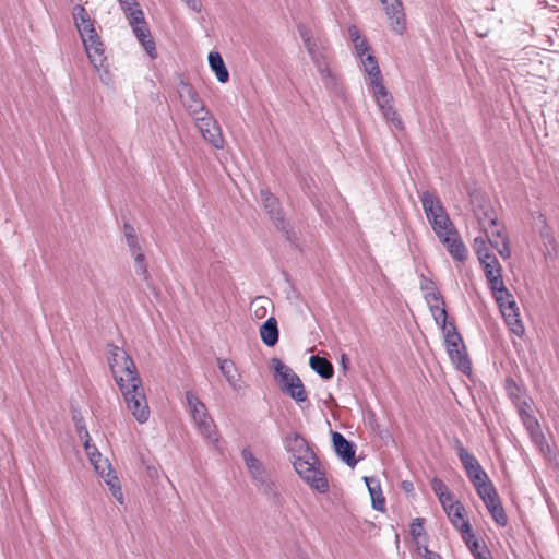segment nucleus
Wrapping results in <instances>:
<instances>
[{"label": "nucleus", "instance_id": "obj_1", "mask_svg": "<svg viewBox=\"0 0 559 559\" xmlns=\"http://www.w3.org/2000/svg\"><path fill=\"white\" fill-rule=\"evenodd\" d=\"M298 33L325 88L338 92L337 75L330 68L331 47L328 39L321 36L313 37L310 28L302 24L298 25Z\"/></svg>", "mask_w": 559, "mask_h": 559}, {"label": "nucleus", "instance_id": "obj_2", "mask_svg": "<svg viewBox=\"0 0 559 559\" xmlns=\"http://www.w3.org/2000/svg\"><path fill=\"white\" fill-rule=\"evenodd\" d=\"M364 71L368 75L369 85L377 105L385 120L396 129H403V121L392 105V96L383 84V78L377 59L372 55L360 57Z\"/></svg>", "mask_w": 559, "mask_h": 559}, {"label": "nucleus", "instance_id": "obj_3", "mask_svg": "<svg viewBox=\"0 0 559 559\" xmlns=\"http://www.w3.org/2000/svg\"><path fill=\"white\" fill-rule=\"evenodd\" d=\"M118 386L121 391L126 405L133 417L140 424L146 423L150 418L151 412L141 378L133 377L124 380L119 378Z\"/></svg>", "mask_w": 559, "mask_h": 559}, {"label": "nucleus", "instance_id": "obj_4", "mask_svg": "<svg viewBox=\"0 0 559 559\" xmlns=\"http://www.w3.org/2000/svg\"><path fill=\"white\" fill-rule=\"evenodd\" d=\"M186 400L200 433L218 449L219 436L205 404L192 391L186 392Z\"/></svg>", "mask_w": 559, "mask_h": 559}, {"label": "nucleus", "instance_id": "obj_5", "mask_svg": "<svg viewBox=\"0 0 559 559\" xmlns=\"http://www.w3.org/2000/svg\"><path fill=\"white\" fill-rule=\"evenodd\" d=\"M444 334L447 352L453 365L457 370L467 373L471 371V361L467 357L466 347L461 334L457 332L455 323L450 321L445 328H441Z\"/></svg>", "mask_w": 559, "mask_h": 559}, {"label": "nucleus", "instance_id": "obj_6", "mask_svg": "<svg viewBox=\"0 0 559 559\" xmlns=\"http://www.w3.org/2000/svg\"><path fill=\"white\" fill-rule=\"evenodd\" d=\"M293 466L300 478L309 485V487L320 493L329 491V481L324 471L321 468L320 461L314 454L313 460L297 459L293 461Z\"/></svg>", "mask_w": 559, "mask_h": 559}, {"label": "nucleus", "instance_id": "obj_7", "mask_svg": "<svg viewBox=\"0 0 559 559\" xmlns=\"http://www.w3.org/2000/svg\"><path fill=\"white\" fill-rule=\"evenodd\" d=\"M108 364L116 383L118 379H131L133 377H140L136 370L135 364L129 354L116 345H108Z\"/></svg>", "mask_w": 559, "mask_h": 559}, {"label": "nucleus", "instance_id": "obj_8", "mask_svg": "<svg viewBox=\"0 0 559 559\" xmlns=\"http://www.w3.org/2000/svg\"><path fill=\"white\" fill-rule=\"evenodd\" d=\"M260 195L264 210L273 221L275 227L283 231L288 240H292L289 223L285 218L278 198H276L269 189H261Z\"/></svg>", "mask_w": 559, "mask_h": 559}, {"label": "nucleus", "instance_id": "obj_9", "mask_svg": "<svg viewBox=\"0 0 559 559\" xmlns=\"http://www.w3.org/2000/svg\"><path fill=\"white\" fill-rule=\"evenodd\" d=\"M126 16L144 50L152 59H155L157 57L156 47L146 25L143 11L140 8H135V11L130 12Z\"/></svg>", "mask_w": 559, "mask_h": 559}, {"label": "nucleus", "instance_id": "obj_10", "mask_svg": "<svg viewBox=\"0 0 559 559\" xmlns=\"http://www.w3.org/2000/svg\"><path fill=\"white\" fill-rule=\"evenodd\" d=\"M192 118L194 119L195 126L202 136L207 142H210L215 148H222L224 146L221 127L207 109L202 111V114H199L198 117Z\"/></svg>", "mask_w": 559, "mask_h": 559}, {"label": "nucleus", "instance_id": "obj_11", "mask_svg": "<svg viewBox=\"0 0 559 559\" xmlns=\"http://www.w3.org/2000/svg\"><path fill=\"white\" fill-rule=\"evenodd\" d=\"M456 454L465 469V473L469 481L475 485L484 479H487L488 475L478 462V460L469 453L460 439H455Z\"/></svg>", "mask_w": 559, "mask_h": 559}, {"label": "nucleus", "instance_id": "obj_12", "mask_svg": "<svg viewBox=\"0 0 559 559\" xmlns=\"http://www.w3.org/2000/svg\"><path fill=\"white\" fill-rule=\"evenodd\" d=\"M177 93L182 106L191 117H198L199 114L206 110L198 91L185 80L179 81L177 85Z\"/></svg>", "mask_w": 559, "mask_h": 559}, {"label": "nucleus", "instance_id": "obj_13", "mask_svg": "<svg viewBox=\"0 0 559 559\" xmlns=\"http://www.w3.org/2000/svg\"><path fill=\"white\" fill-rule=\"evenodd\" d=\"M285 450L290 453L292 460L296 461L297 459L301 460H313L314 452L310 448L308 441L299 433L294 432L286 436L284 440Z\"/></svg>", "mask_w": 559, "mask_h": 559}, {"label": "nucleus", "instance_id": "obj_14", "mask_svg": "<svg viewBox=\"0 0 559 559\" xmlns=\"http://www.w3.org/2000/svg\"><path fill=\"white\" fill-rule=\"evenodd\" d=\"M390 20L391 28L396 34L405 31V13L401 0H380Z\"/></svg>", "mask_w": 559, "mask_h": 559}, {"label": "nucleus", "instance_id": "obj_15", "mask_svg": "<svg viewBox=\"0 0 559 559\" xmlns=\"http://www.w3.org/2000/svg\"><path fill=\"white\" fill-rule=\"evenodd\" d=\"M332 440L334 450L342 461H344L349 467L356 466L357 460L355 457V444L337 431L332 433Z\"/></svg>", "mask_w": 559, "mask_h": 559}, {"label": "nucleus", "instance_id": "obj_16", "mask_svg": "<svg viewBox=\"0 0 559 559\" xmlns=\"http://www.w3.org/2000/svg\"><path fill=\"white\" fill-rule=\"evenodd\" d=\"M73 20L82 40H85L87 37H92L97 34L94 27V22L83 5H74Z\"/></svg>", "mask_w": 559, "mask_h": 559}, {"label": "nucleus", "instance_id": "obj_17", "mask_svg": "<svg viewBox=\"0 0 559 559\" xmlns=\"http://www.w3.org/2000/svg\"><path fill=\"white\" fill-rule=\"evenodd\" d=\"M241 456L254 485L270 477L263 463L253 455L249 448L241 451Z\"/></svg>", "mask_w": 559, "mask_h": 559}, {"label": "nucleus", "instance_id": "obj_18", "mask_svg": "<svg viewBox=\"0 0 559 559\" xmlns=\"http://www.w3.org/2000/svg\"><path fill=\"white\" fill-rule=\"evenodd\" d=\"M438 239L447 247L448 252L455 261L463 262L467 259V249L456 229Z\"/></svg>", "mask_w": 559, "mask_h": 559}, {"label": "nucleus", "instance_id": "obj_19", "mask_svg": "<svg viewBox=\"0 0 559 559\" xmlns=\"http://www.w3.org/2000/svg\"><path fill=\"white\" fill-rule=\"evenodd\" d=\"M86 55L91 61V63L96 68L99 69L104 66L106 61L104 45L98 36L96 34L95 36H90L85 40H82Z\"/></svg>", "mask_w": 559, "mask_h": 559}, {"label": "nucleus", "instance_id": "obj_20", "mask_svg": "<svg viewBox=\"0 0 559 559\" xmlns=\"http://www.w3.org/2000/svg\"><path fill=\"white\" fill-rule=\"evenodd\" d=\"M475 216L486 238L491 236V230L500 229L498 227V217L490 205H480L475 210Z\"/></svg>", "mask_w": 559, "mask_h": 559}, {"label": "nucleus", "instance_id": "obj_21", "mask_svg": "<svg viewBox=\"0 0 559 559\" xmlns=\"http://www.w3.org/2000/svg\"><path fill=\"white\" fill-rule=\"evenodd\" d=\"M500 312L507 325L512 331V333H514L518 336H522L524 334L525 329L520 318L519 307L516 306V302H508L507 306L500 309Z\"/></svg>", "mask_w": 559, "mask_h": 559}, {"label": "nucleus", "instance_id": "obj_22", "mask_svg": "<svg viewBox=\"0 0 559 559\" xmlns=\"http://www.w3.org/2000/svg\"><path fill=\"white\" fill-rule=\"evenodd\" d=\"M218 368L226 381L234 391H240L242 389L241 374L236 367L235 362L230 359H217Z\"/></svg>", "mask_w": 559, "mask_h": 559}, {"label": "nucleus", "instance_id": "obj_23", "mask_svg": "<svg viewBox=\"0 0 559 559\" xmlns=\"http://www.w3.org/2000/svg\"><path fill=\"white\" fill-rule=\"evenodd\" d=\"M420 201L427 219H431L439 214L441 215L447 213L441 200L430 191H424L420 194Z\"/></svg>", "mask_w": 559, "mask_h": 559}, {"label": "nucleus", "instance_id": "obj_24", "mask_svg": "<svg viewBox=\"0 0 559 559\" xmlns=\"http://www.w3.org/2000/svg\"><path fill=\"white\" fill-rule=\"evenodd\" d=\"M271 364L282 390L283 388H286L289 382L297 381L299 378L298 374L290 367L285 365L280 358H272Z\"/></svg>", "mask_w": 559, "mask_h": 559}, {"label": "nucleus", "instance_id": "obj_25", "mask_svg": "<svg viewBox=\"0 0 559 559\" xmlns=\"http://www.w3.org/2000/svg\"><path fill=\"white\" fill-rule=\"evenodd\" d=\"M278 336H280V331H278L277 321L274 317H270L260 326V337L266 346L273 347L277 344Z\"/></svg>", "mask_w": 559, "mask_h": 559}, {"label": "nucleus", "instance_id": "obj_26", "mask_svg": "<svg viewBox=\"0 0 559 559\" xmlns=\"http://www.w3.org/2000/svg\"><path fill=\"white\" fill-rule=\"evenodd\" d=\"M365 483L371 497L372 508L377 511H383L385 498L382 493L380 481L374 477H365Z\"/></svg>", "mask_w": 559, "mask_h": 559}, {"label": "nucleus", "instance_id": "obj_27", "mask_svg": "<svg viewBox=\"0 0 559 559\" xmlns=\"http://www.w3.org/2000/svg\"><path fill=\"white\" fill-rule=\"evenodd\" d=\"M490 245L497 249L502 259H509L511 255L510 243L508 236L503 229L491 230V236L487 237Z\"/></svg>", "mask_w": 559, "mask_h": 559}, {"label": "nucleus", "instance_id": "obj_28", "mask_svg": "<svg viewBox=\"0 0 559 559\" xmlns=\"http://www.w3.org/2000/svg\"><path fill=\"white\" fill-rule=\"evenodd\" d=\"M209 64L212 71L215 73L218 82L226 83L228 81V70L224 63L222 56L217 51H211L209 53Z\"/></svg>", "mask_w": 559, "mask_h": 559}, {"label": "nucleus", "instance_id": "obj_29", "mask_svg": "<svg viewBox=\"0 0 559 559\" xmlns=\"http://www.w3.org/2000/svg\"><path fill=\"white\" fill-rule=\"evenodd\" d=\"M428 221L438 238H441L444 235L455 230V226L450 219L448 213L441 215L439 214L436 217Z\"/></svg>", "mask_w": 559, "mask_h": 559}, {"label": "nucleus", "instance_id": "obj_30", "mask_svg": "<svg viewBox=\"0 0 559 559\" xmlns=\"http://www.w3.org/2000/svg\"><path fill=\"white\" fill-rule=\"evenodd\" d=\"M310 367L324 380H329L334 374L333 365L324 357L313 355L310 357Z\"/></svg>", "mask_w": 559, "mask_h": 559}, {"label": "nucleus", "instance_id": "obj_31", "mask_svg": "<svg viewBox=\"0 0 559 559\" xmlns=\"http://www.w3.org/2000/svg\"><path fill=\"white\" fill-rule=\"evenodd\" d=\"M282 391L288 394L297 403L305 402L308 399L305 385L300 378H298L297 381L289 382V384L286 388H283Z\"/></svg>", "mask_w": 559, "mask_h": 559}, {"label": "nucleus", "instance_id": "obj_32", "mask_svg": "<svg viewBox=\"0 0 559 559\" xmlns=\"http://www.w3.org/2000/svg\"><path fill=\"white\" fill-rule=\"evenodd\" d=\"M464 507L459 506L454 513H451L449 518L451 524L462 533V536L466 533L469 534L472 526L467 520H464Z\"/></svg>", "mask_w": 559, "mask_h": 559}, {"label": "nucleus", "instance_id": "obj_33", "mask_svg": "<svg viewBox=\"0 0 559 559\" xmlns=\"http://www.w3.org/2000/svg\"><path fill=\"white\" fill-rule=\"evenodd\" d=\"M131 255L134 260V270L136 275H139L144 282L148 283L151 275L145 261L144 251H140Z\"/></svg>", "mask_w": 559, "mask_h": 559}, {"label": "nucleus", "instance_id": "obj_34", "mask_svg": "<svg viewBox=\"0 0 559 559\" xmlns=\"http://www.w3.org/2000/svg\"><path fill=\"white\" fill-rule=\"evenodd\" d=\"M262 492L272 501L276 502L280 500L281 493L275 481L267 477L261 483L255 485Z\"/></svg>", "mask_w": 559, "mask_h": 559}, {"label": "nucleus", "instance_id": "obj_35", "mask_svg": "<svg viewBox=\"0 0 559 559\" xmlns=\"http://www.w3.org/2000/svg\"><path fill=\"white\" fill-rule=\"evenodd\" d=\"M431 488L441 504H444V500H450V498H453V495L450 492L448 486L440 478L435 477L431 480Z\"/></svg>", "mask_w": 559, "mask_h": 559}, {"label": "nucleus", "instance_id": "obj_36", "mask_svg": "<svg viewBox=\"0 0 559 559\" xmlns=\"http://www.w3.org/2000/svg\"><path fill=\"white\" fill-rule=\"evenodd\" d=\"M473 486L481 500L488 499L491 496H496L497 493V490L491 480L489 479V477Z\"/></svg>", "mask_w": 559, "mask_h": 559}, {"label": "nucleus", "instance_id": "obj_37", "mask_svg": "<svg viewBox=\"0 0 559 559\" xmlns=\"http://www.w3.org/2000/svg\"><path fill=\"white\" fill-rule=\"evenodd\" d=\"M428 306L433 316L436 323L438 325H440V328H445V324L449 323L447 320L448 313H447V309H445V302L443 301V305L438 302V304H430Z\"/></svg>", "mask_w": 559, "mask_h": 559}, {"label": "nucleus", "instance_id": "obj_38", "mask_svg": "<svg viewBox=\"0 0 559 559\" xmlns=\"http://www.w3.org/2000/svg\"><path fill=\"white\" fill-rule=\"evenodd\" d=\"M480 264L487 280L502 273V267L496 255L486 262H480Z\"/></svg>", "mask_w": 559, "mask_h": 559}, {"label": "nucleus", "instance_id": "obj_39", "mask_svg": "<svg viewBox=\"0 0 559 559\" xmlns=\"http://www.w3.org/2000/svg\"><path fill=\"white\" fill-rule=\"evenodd\" d=\"M487 282L492 295L495 294V292L498 294H507V287L502 278V273L496 274L495 277L488 278Z\"/></svg>", "mask_w": 559, "mask_h": 559}, {"label": "nucleus", "instance_id": "obj_40", "mask_svg": "<svg viewBox=\"0 0 559 559\" xmlns=\"http://www.w3.org/2000/svg\"><path fill=\"white\" fill-rule=\"evenodd\" d=\"M409 534L418 543L421 536H425L424 533V519L415 518L409 526Z\"/></svg>", "mask_w": 559, "mask_h": 559}, {"label": "nucleus", "instance_id": "obj_41", "mask_svg": "<svg viewBox=\"0 0 559 559\" xmlns=\"http://www.w3.org/2000/svg\"><path fill=\"white\" fill-rule=\"evenodd\" d=\"M462 538L474 557L476 556L477 552H480L483 546L479 545V542L475 538V535L472 532V530L469 531V534H464Z\"/></svg>", "mask_w": 559, "mask_h": 559}, {"label": "nucleus", "instance_id": "obj_42", "mask_svg": "<svg viewBox=\"0 0 559 559\" xmlns=\"http://www.w3.org/2000/svg\"><path fill=\"white\" fill-rule=\"evenodd\" d=\"M489 513L492 516L493 521L499 526L503 527V526L507 525L508 518H507V514L504 512V509H503L502 504H500L499 507L493 508L492 510L489 511Z\"/></svg>", "mask_w": 559, "mask_h": 559}, {"label": "nucleus", "instance_id": "obj_43", "mask_svg": "<svg viewBox=\"0 0 559 559\" xmlns=\"http://www.w3.org/2000/svg\"><path fill=\"white\" fill-rule=\"evenodd\" d=\"M496 302L498 304L499 306V309L503 308L504 306L508 305V302H515L514 298H513V295L509 292V289L507 288V294H498L495 292V294L492 295Z\"/></svg>", "mask_w": 559, "mask_h": 559}, {"label": "nucleus", "instance_id": "obj_44", "mask_svg": "<svg viewBox=\"0 0 559 559\" xmlns=\"http://www.w3.org/2000/svg\"><path fill=\"white\" fill-rule=\"evenodd\" d=\"M126 242L131 254L143 251L138 235L130 236V238L126 239Z\"/></svg>", "mask_w": 559, "mask_h": 559}, {"label": "nucleus", "instance_id": "obj_45", "mask_svg": "<svg viewBox=\"0 0 559 559\" xmlns=\"http://www.w3.org/2000/svg\"><path fill=\"white\" fill-rule=\"evenodd\" d=\"M424 297L428 305L438 302L443 305L444 301L442 295L437 289L424 294Z\"/></svg>", "mask_w": 559, "mask_h": 559}, {"label": "nucleus", "instance_id": "obj_46", "mask_svg": "<svg viewBox=\"0 0 559 559\" xmlns=\"http://www.w3.org/2000/svg\"><path fill=\"white\" fill-rule=\"evenodd\" d=\"M444 512L448 516L451 515V513H454L456 510V507L463 506L460 501L455 500L454 497L450 498V500H444V504H441Z\"/></svg>", "mask_w": 559, "mask_h": 559}, {"label": "nucleus", "instance_id": "obj_47", "mask_svg": "<svg viewBox=\"0 0 559 559\" xmlns=\"http://www.w3.org/2000/svg\"><path fill=\"white\" fill-rule=\"evenodd\" d=\"M354 47L357 56L364 57L365 53L369 50V45L366 38L361 37L359 40L354 43Z\"/></svg>", "mask_w": 559, "mask_h": 559}, {"label": "nucleus", "instance_id": "obj_48", "mask_svg": "<svg viewBox=\"0 0 559 559\" xmlns=\"http://www.w3.org/2000/svg\"><path fill=\"white\" fill-rule=\"evenodd\" d=\"M121 5L124 14L128 15L130 12L135 11V8H139V3L136 0H117Z\"/></svg>", "mask_w": 559, "mask_h": 559}, {"label": "nucleus", "instance_id": "obj_49", "mask_svg": "<svg viewBox=\"0 0 559 559\" xmlns=\"http://www.w3.org/2000/svg\"><path fill=\"white\" fill-rule=\"evenodd\" d=\"M475 251H476L477 258L479 260V263L486 262V261L490 260L492 257H495V254L491 253V251L488 247L477 248V250H475Z\"/></svg>", "mask_w": 559, "mask_h": 559}, {"label": "nucleus", "instance_id": "obj_50", "mask_svg": "<svg viewBox=\"0 0 559 559\" xmlns=\"http://www.w3.org/2000/svg\"><path fill=\"white\" fill-rule=\"evenodd\" d=\"M420 289L424 292V294H426L428 292L437 289V287L432 280L421 275Z\"/></svg>", "mask_w": 559, "mask_h": 559}, {"label": "nucleus", "instance_id": "obj_51", "mask_svg": "<svg viewBox=\"0 0 559 559\" xmlns=\"http://www.w3.org/2000/svg\"><path fill=\"white\" fill-rule=\"evenodd\" d=\"M506 390L508 395L512 399L516 397V392L519 391V386L512 378H507L506 380Z\"/></svg>", "mask_w": 559, "mask_h": 559}, {"label": "nucleus", "instance_id": "obj_52", "mask_svg": "<svg viewBox=\"0 0 559 559\" xmlns=\"http://www.w3.org/2000/svg\"><path fill=\"white\" fill-rule=\"evenodd\" d=\"M483 502L485 503L488 511L501 504L498 493H496V496H491L490 498L483 500Z\"/></svg>", "mask_w": 559, "mask_h": 559}, {"label": "nucleus", "instance_id": "obj_53", "mask_svg": "<svg viewBox=\"0 0 559 559\" xmlns=\"http://www.w3.org/2000/svg\"><path fill=\"white\" fill-rule=\"evenodd\" d=\"M75 429H76L79 437H83V433H85L86 436L88 435V430L85 426L83 417L80 416V420H76Z\"/></svg>", "mask_w": 559, "mask_h": 559}, {"label": "nucleus", "instance_id": "obj_54", "mask_svg": "<svg viewBox=\"0 0 559 559\" xmlns=\"http://www.w3.org/2000/svg\"><path fill=\"white\" fill-rule=\"evenodd\" d=\"M348 34H349V37L354 43H356L357 40H359L362 36L360 35V32L359 29L355 26V25H352L348 27Z\"/></svg>", "mask_w": 559, "mask_h": 559}, {"label": "nucleus", "instance_id": "obj_55", "mask_svg": "<svg viewBox=\"0 0 559 559\" xmlns=\"http://www.w3.org/2000/svg\"><path fill=\"white\" fill-rule=\"evenodd\" d=\"M111 492L114 498L119 502L123 503V493L119 485H112Z\"/></svg>", "mask_w": 559, "mask_h": 559}, {"label": "nucleus", "instance_id": "obj_56", "mask_svg": "<svg viewBox=\"0 0 559 559\" xmlns=\"http://www.w3.org/2000/svg\"><path fill=\"white\" fill-rule=\"evenodd\" d=\"M183 1L194 12H200L202 9V4L199 0H183Z\"/></svg>", "mask_w": 559, "mask_h": 559}, {"label": "nucleus", "instance_id": "obj_57", "mask_svg": "<svg viewBox=\"0 0 559 559\" xmlns=\"http://www.w3.org/2000/svg\"><path fill=\"white\" fill-rule=\"evenodd\" d=\"M123 235H124L126 239L130 238V236H135L136 233H135L134 227L131 224H129V223H124V225H123Z\"/></svg>", "mask_w": 559, "mask_h": 559}, {"label": "nucleus", "instance_id": "obj_58", "mask_svg": "<svg viewBox=\"0 0 559 559\" xmlns=\"http://www.w3.org/2000/svg\"><path fill=\"white\" fill-rule=\"evenodd\" d=\"M475 559H492L489 549L484 545L480 552H477Z\"/></svg>", "mask_w": 559, "mask_h": 559}, {"label": "nucleus", "instance_id": "obj_59", "mask_svg": "<svg viewBox=\"0 0 559 559\" xmlns=\"http://www.w3.org/2000/svg\"><path fill=\"white\" fill-rule=\"evenodd\" d=\"M91 442H92V439H91V436L88 433L87 437H86V440H84V442H83L85 451H88L90 449H93V451H95L97 453V456L100 457L102 455L98 452L97 448L94 444H92Z\"/></svg>", "mask_w": 559, "mask_h": 559}, {"label": "nucleus", "instance_id": "obj_60", "mask_svg": "<svg viewBox=\"0 0 559 559\" xmlns=\"http://www.w3.org/2000/svg\"><path fill=\"white\" fill-rule=\"evenodd\" d=\"M424 559H442V557L431 551L427 546L424 547Z\"/></svg>", "mask_w": 559, "mask_h": 559}, {"label": "nucleus", "instance_id": "obj_61", "mask_svg": "<svg viewBox=\"0 0 559 559\" xmlns=\"http://www.w3.org/2000/svg\"><path fill=\"white\" fill-rule=\"evenodd\" d=\"M487 247L486 239L481 236L476 237L474 240V248L477 250V248H485Z\"/></svg>", "mask_w": 559, "mask_h": 559}, {"label": "nucleus", "instance_id": "obj_62", "mask_svg": "<svg viewBox=\"0 0 559 559\" xmlns=\"http://www.w3.org/2000/svg\"><path fill=\"white\" fill-rule=\"evenodd\" d=\"M86 453L90 456L91 462L95 465V468L98 469L97 459L99 457L97 456V453L93 451V449H90Z\"/></svg>", "mask_w": 559, "mask_h": 559}, {"label": "nucleus", "instance_id": "obj_63", "mask_svg": "<svg viewBox=\"0 0 559 559\" xmlns=\"http://www.w3.org/2000/svg\"><path fill=\"white\" fill-rule=\"evenodd\" d=\"M525 424L528 426V427H532V426H538V423L537 420L535 419V417L526 414V420H525Z\"/></svg>", "mask_w": 559, "mask_h": 559}, {"label": "nucleus", "instance_id": "obj_64", "mask_svg": "<svg viewBox=\"0 0 559 559\" xmlns=\"http://www.w3.org/2000/svg\"><path fill=\"white\" fill-rule=\"evenodd\" d=\"M107 476H108V478L106 479V483L110 487V489L112 488V485H118L117 477L114 476V477L110 478V474L109 473H108Z\"/></svg>", "mask_w": 559, "mask_h": 559}]
</instances>
